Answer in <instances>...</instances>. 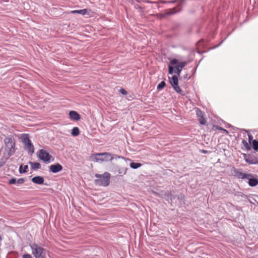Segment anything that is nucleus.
<instances>
[{
  "mask_svg": "<svg viewBox=\"0 0 258 258\" xmlns=\"http://www.w3.org/2000/svg\"><path fill=\"white\" fill-rule=\"evenodd\" d=\"M5 151L8 156L13 155L16 152V141L12 135L6 137L4 140Z\"/></svg>",
  "mask_w": 258,
  "mask_h": 258,
  "instance_id": "obj_1",
  "label": "nucleus"
},
{
  "mask_svg": "<svg viewBox=\"0 0 258 258\" xmlns=\"http://www.w3.org/2000/svg\"><path fill=\"white\" fill-rule=\"evenodd\" d=\"M30 247L32 254L35 258H46L47 256H50L46 249L36 244H32Z\"/></svg>",
  "mask_w": 258,
  "mask_h": 258,
  "instance_id": "obj_2",
  "label": "nucleus"
},
{
  "mask_svg": "<svg viewBox=\"0 0 258 258\" xmlns=\"http://www.w3.org/2000/svg\"><path fill=\"white\" fill-rule=\"evenodd\" d=\"M235 176L238 178L247 179L248 184L250 186H255L258 184V180L256 178H254L251 174H246L236 170L235 171Z\"/></svg>",
  "mask_w": 258,
  "mask_h": 258,
  "instance_id": "obj_3",
  "label": "nucleus"
},
{
  "mask_svg": "<svg viewBox=\"0 0 258 258\" xmlns=\"http://www.w3.org/2000/svg\"><path fill=\"white\" fill-rule=\"evenodd\" d=\"M90 158L92 161L97 162H107L113 159L111 154L107 152L94 154Z\"/></svg>",
  "mask_w": 258,
  "mask_h": 258,
  "instance_id": "obj_4",
  "label": "nucleus"
},
{
  "mask_svg": "<svg viewBox=\"0 0 258 258\" xmlns=\"http://www.w3.org/2000/svg\"><path fill=\"white\" fill-rule=\"evenodd\" d=\"M95 177L97 178L94 181L96 184L104 186H106L109 184L110 177V174L109 173L105 172L102 175L96 174Z\"/></svg>",
  "mask_w": 258,
  "mask_h": 258,
  "instance_id": "obj_5",
  "label": "nucleus"
},
{
  "mask_svg": "<svg viewBox=\"0 0 258 258\" xmlns=\"http://www.w3.org/2000/svg\"><path fill=\"white\" fill-rule=\"evenodd\" d=\"M22 142L24 145L25 150H26L31 155L33 154L34 152V149L33 145L31 143V141L29 139L28 135L25 134L22 135Z\"/></svg>",
  "mask_w": 258,
  "mask_h": 258,
  "instance_id": "obj_6",
  "label": "nucleus"
},
{
  "mask_svg": "<svg viewBox=\"0 0 258 258\" xmlns=\"http://www.w3.org/2000/svg\"><path fill=\"white\" fill-rule=\"evenodd\" d=\"M37 155L38 157L45 163H49L51 161V155L45 150H39L37 153Z\"/></svg>",
  "mask_w": 258,
  "mask_h": 258,
  "instance_id": "obj_7",
  "label": "nucleus"
},
{
  "mask_svg": "<svg viewBox=\"0 0 258 258\" xmlns=\"http://www.w3.org/2000/svg\"><path fill=\"white\" fill-rule=\"evenodd\" d=\"M170 64L172 65L177 64L176 66V71L175 73L177 74V75L179 76L180 74L182 71V69L183 67H184L187 64V62L186 61H182L178 62V60L176 59H173L170 61Z\"/></svg>",
  "mask_w": 258,
  "mask_h": 258,
  "instance_id": "obj_8",
  "label": "nucleus"
},
{
  "mask_svg": "<svg viewBox=\"0 0 258 258\" xmlns=\"http://www.w3.org/2000/svg\"><path fill=\"white\" fill-rule=\"evenodd\" d=\"M169 80L170 83L175 91L180 94H183V91L178 86V80L177 76L174 75L171 78H169Z\"/></svg>",
  "mask_w": 258,
  "mask_h": 258,
  "instance_id": "obj_9",
  "label": "nucleus"
},
{
  "mask_svg": "<svg viewBox=\"0 0 258 258\" xmlns=\"http://www.w3.org/2000/svg\"><path fill=\"white\" fill-rule=\"evenodd\" d=\"M62 169V167L61 165H60L59 164H54V165H51L50 167H49V169L52 172V173H57L60 171H61Z\"/></svg>",
  "mask_w": 258,
  "mask_h": 258,
  "instance_id": "obj_10",
  "label": "nucleus"
},
{
  "mask_svg": "<svg viewBox=\"0 0 258 258\" xmlns=\"http://www.w3.org/2000/svg\"><path fill=\"white\" fill-rule=\"evenodd\" d=\"M196 113L199 117V120L201 124H205L206 122L205 118L204 117L202 111L199 109H197Z\"/></svg>",
  "mask_w": 258,
  "mask_h": 258,
  "instance_id": "obj_11",
  "label": "nucleus"
},
{
  "mask_svg": "<svg viewBox=\"0 0 258 258\" xmlns=\"http://www.w3.org/2000/svg\"><path fill=\"white\" fill-rule=\"evenodd\" d=\"M31 180L33 183L37 184H42L44 181L43 177L40 176H37L33 177Z\"/></svg>",
  "mask_w": 258,
  "mask_h": 258,
  "instance_id": "obj_12",
  "label": "nucleus"
},
{
  "mask_svg": "<svg viewBox=\"0 0 258 258\" xmlns=\"http://www.w3.org/2000/svg\"><path fill=\"white\" fill-rule=\"evenodd\" d=\"M70 118L74 120H78L80 119V115L75 111H71L69 113Z\"/></svg>",
  "mask_w": 258,
  "mask_h": 258,
  "instance_id": "obj_13",
  "label": "nucleus"
},
{
  "mask_svg": "<svg viewBox=\"0 0 258 258\" xmlns=\"http://www.w3.org/2000/svg\"><path fill=\"white\" fill-rule=\"evenodd\" d=\"M90 10L88 9H83V10H74L72 11L70 13L71 14H79L82 15H85L87 14H89L88 12H90Z\"/></svg>",
  "mask_w": 258,
  "mask_h": 258,
  "instance_id": "obj_14",
  "label": "nucleus"
},
{
  "mask_svg": "<svg viewBox=\"0 0 258 258\" xmlns=\"http://www.w3.org/2000/svg\"><path fill=\"white\" fill-rule=\"evenodd\" d=\"M31 167L33 170L39 169L40 168V164L38 162H29Z\"/></svg>",
  "mask_w": 258,
  "mask_h": 258,
  "instance_id": "obj_15",
  "label": "nucleus"
},
{
  "mask_svg": "<svg viewBox=\"0 0 258 258\" xmlns=\"http://www.w3.org/2000/svg\"><path fill=\"white\" fill-rule=\"evenodd\" d=\"M80 134V131L78 127H74L72 130L71 134L73 136H77Z\"/></svg>",
  "mask_w": 258,
  "mask_h": 258,
  "instance_id": "obj_16",
  "label": "nucleus"
},
{
  "mask_svg": "<svg viewBox=\"0 0 258 258\" xmlns=\"http://www.w3.org/2000/svg\"><path fill=\"white\" fill-rule=\"evenodd\" d=\"M28 165H21L19 168V172L20 173H26L28 171Z\"/></svg>",
  "mask_w": 258,
  "mask_h": 258,
  "instance_id": "obj_17",
  "label": "nucleus"
},
{
  "mask_svg": "<svg viewBox=\"0 0 258 258\" xmlns=\"http://www.w3.org/2000/svg\"><path fill=\"white\" fill-rule=\"evenodd\" d=\"M142 166V164L138 163L132 162L130 167L133 169H137Z\"/></svg>",
  "mask_w": 258,
  "mask_h": 258,
  "instance_id": "obj_18",
  "label": "nucleus"
},
{
  "mask_svg": "<svg viewBox=\"0 0 258 258\" xmlns=\"http://www.w3.org/2000/svg\"><path fill=\"white\" fill-rule=\"evenodd\" d=\"M252 144L253 149L255 151H257L258 150V141H257L256 140H253Z\"/></svg>",
  "mask_w": 258,
  "mask_h": 258,
  "instance_id": "obj_19",
  "label": "nucleus"
},
{
  "mask_svg": "<svg viewBox=\"0 0 258 258\" xmlns=\"http://www.w3.org/2000/svg\"><path fill=\"white\" fill-rule=\"evenodd\" d=\"M245 161L249 164H256L258 163L256 159L250 160L249 159H245Z\"/></svg>",
  "mask_w": 258,
  "mask_h": 258,
  "instance_id": "obj_20",
  "label": "nucleus"
},
{
  "mask_svg": "<svg viewBox=\"0 0 258 258\" xmlns=\"http://www.w3.org/2000/svg\"><path fill=\"white\" fill-rule=\"evenodd\" d=\"M165 86V83L164 81H162L157 86V89L160 90L162 89Z\"/></svg>",
  "mask_w": 258,
  "mask_h": 258,
  "instance_id": "obj_21",
  "label": "nucleus"
},
{
  "mask_svg": "<svg viewBox=\"0 0 258 258\" xmlns=\"http://www.w3.org/2000/svg\"><path fill=\"white\" fill-rule=\"evenodd\" d=\"M9 183L10 184H16L17 183V180L16 178H13L9 180Z\"/></svg>",
  "mask_w": 258,
  "mask_h": 258,
  "instance_id": "obj_22",
  "label": "nucleus"
},
{
  "mask_svg": "<svg viewBox=\"0 0 258 258\" xmlns=\"http://www.w3.org/2000/svg\"><path fill=\"white\" fill-rule=\"evenodd\" d=\"M174 71V68L171 66H169V73L170 74H173Z\"/></svg>",
  "mask_w": 258,
  "mask_h": 258,
  "instance_id": "obj_23",
  "label": "nucleus"
},
{
  "mask_svg": "<svg viewBox=\"0 0 258 258\" xmlns=\"http://www.w3.org/2000/svg\"><path fill=\"white\" fill-rule=\"evenodd\" d=\"M24 182V179L23 178H20L17 180V183L18 184H22Z\"/></svg>",
  "mask_w": 258,
  "mask_h": 258,
  "instance_id": "obj_24",
  "label": "nucleus"
},
{
  "mask_svg": "<svg viewBox=\"0 0 258 258\" xmlns=\"http://www.w3.org/2000/svg\"><path fill=\"white\" fill-rule=\"evenodd\" d=\"M119 91L123 95H126L127 93V91L123 89H120Z\"/></svg>",
  "mask_w": 258,
  "mask_h": 258,
  "instance_id": "obj_25",
  "label": "nucleus"
},
{
  "mask_svg": "<svg viewBox=\"0 0 258 258\" xmlns=\"http://www.w3.org/2000/svg\"><path fill=\"white\" fill-rule=\"evenodd\" d=\"M217 128H218V130H221L222 131H223V132H224V133H226L227 134H228V132L226 130L224 129V128H222V127H217Z\"/></svg>",
  "mask_w": 258,
  "mask_h": 258,
  "instance_id": "obj_26",
  "label": "nucleus"
},
{
  "mask_svg": "<svg viewBox=\"0 0 258 258\" xmlns=\"http://www.w3.org/2000/svg\"><path fill=\"white\" fill-rule=\"evenodd\" d=\"M23 258H32L30 254H24Z\"/></svg>",
  "mask_w": 258,
  "mask_h": 258,
  "instance_id": "obj_27",
  "label": "nucleus"
},
{
  "mask_svg": "<svg viewBox=\"0 0 258 258\" xmlns=\"http://www.w3.org/2000/svg\"><path fill=\"white\" fill-rule=\"evenodd\" d=\"M248 139H249V142H250V141H251L252 140V137L251 135H248Z\"/></svg>",
  "mask_w": 258,
  "mask_h": 258,
  "instance_id": "obj_28",
  "label": "nucleus"
},
{
  "mask_svg": "<svg viewBox=\"0 0 258 258\" xmlns=\"http://www.w3.org/2000/svg\"><path fill=\"white\" fill-rule=\"evenodd\" d=\"M172 12H171V14L175 13L176 12L175 11L174 9L172 10Z\"/></svg>",
  "mask_w": 258,
  "mask_h": 258,
  "instance_id": "obj_29",
  "label": "nucleus"
},
{
  "mask_svg": "<svg viewBox=\"0 0 258 258\" xmlns=\"http://www.w3.org/2000/svg\"><path fill=\"white\" fill-rule=\"evenodd\" d=\"M4 164H5V162H3V163L0 162V167H1L3 165H4Z\"/></svg>",
  "mask_w": 258,
  "mask_h": 258,
  "instance_id": "obj_30",
  "label": "nucleus"
},
{
  "mask_svg": "<svg viewBox=\"0 0 258 258\" xmlns=\"http://www.w3.org/2000/svg\"><path fill=\"white\" fill-rule=\"evenodd\" d=\"M243 144H246V145H247V142L246 141H243Z\"/></svg>",
  "mask_w": 258,
  "mask_h": 258,
  "instance_id": "obj_31",
  "label": "nucleus"
}]
</instances>
